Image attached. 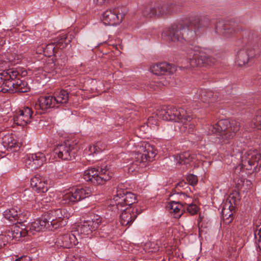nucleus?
Instances as JSON below:
<instances>
[{
  "mask_svg": "<svg viewBox=\"0 0 261 261\" xmlns=\"http://www.w3.org/2000/svg\"><path fill=\"white\" fill-rule=\"evenodd\" d=\"M187 180L189 184L192 186H194L198 182L197 177L194 174H189L187 177Z\"/></svg>",
  "mask_w": 261,
  "mask_h": 261,
  "instance_id": "39",
  "label": "nucleus"
},
{
  "mask_svg": "<svg viewBox=\"0 0 261 261\" xmlns=\"http://www.w3.org/2000/svg\"><path fill=\"white\" fill-rule=\"evenodd\" d=\"M174 194V193H173V194H171L170 196H172Z\"/></svg>",
  "mask_w": 261,
  "mask_h": 261,
  "instance_id": "47",
  "label": "nucleus"
},
{
  "mask_svg": "<svg viewBox=\"0 0 261 261\" xmlns=\"http://www.w3.org/2000/svg\"><path fill=\"white\" fill-rule=\"evenodd\" d=\"M8 61L11 63L12 64H17L18 63L19 61H18V59H16V58L14 57L13 55H9L8 54Z\"/></svg>",
  "mask_w": 261,
  "mask_h": 261,
  "instance_id": "41",
  "label": "nucleus"
},
{
  "mask_svg": "<svg viewBox=\"0 0 261 261\" xmlns=\"http://www.w3.org/2000/svg\"><path fill=\"white\" fill-rule=\"evenodd\" d=\"M240 123L236 120L229 121L227 119L219 120L215 124L206 125L208 135L218 134L219 135V143L223 150L231 156L236 155L241 151V148L234 143H231L236 134L240 129Z\"/></svg>",
  "mask_w": 261,
  "mask_h": 261,
  "instance_id": "1",
  "label": "nucleus"
},
{
  "mask_svg": "<svg viewBox=\"0 0 261 261\" xmlns=\"http://www.w3.org/2000/svg\"><path fill=\"white\" fill-rule=\"evenodd\" d=\"M50 222L45 214L27 226L29 236L34 235L37 232L45 231L50 228Z\"/></svg>",
  "mask_w": 261,
  "mask_h": 261,
  "instance_id": "15",
  "label": "nucleus"
},
{
  "mask_svg": "<svg viewBox=\"0 0 261 261\" xmlns=\"http://www.w3.org/2000/svg\"><path fill=\"white\" fill-rule=\"evenodd\" d=\"M188 30L187 26L180 22L163 32L162 36L163 37H167L169 41L183 43L186 39L184 36V32H187Z\"/></svg>",
  "mask_w": 261,
  "mask_h": 261,
  "instance_id": "10",
  "label": "nucleus"
},
{
  "mask_svg": "<svg viewBox=\"0 0 261 261\" xmlns=\"http://www.w3.org/2000/svg\"><path fill=\"white\" fill-rule=\"evenodd\" d=\"M49 180L45 177L36 175L31 179V185L33 189L38 193H45L49 189Z\"/></svg>",
  "mask_w": 261,
  "mask_h": 261,
  "instance_id": "21",
  "label": "nucleus"
},
{
  "mask_svg": "<svg viewBox=\"0 0 261 261\" xmlns=\"http://www.w3.org/2000/svg\"><path fill=\"white\" fill-rule=\"evenodd\" d=\"M170 213H173L175 218H179L182 214L183 205L179 202L172 201L166 206Z\"/></svg>",
  "mask_w": 261,
  "mask_h": 261,
  "instance_id": "31",
  "label": "nucleus"
},
{
  "mask_svg": "<svg viewBox=\"0 0 261 261\" xmlns=\"http://www.w3.org/2000/svg\"><path fill=\"white\" fill-rule=\"evenodd\" d=\"M101 220L99 218L93 219L91 220L84 221L78 225L76 230L74 231L77 233L84 235L91 234L93 231L97 229L100 225Z\"/></svg>",
  "mask_w": 261,
  "mask_h": 261,
  "instance_id": "16",
  "label": "nucleus"
},
{
  "mask_svg": "<svg viewBox=\"0 0 261 261\" xmlns=\"http://www.w3.org/2000/svg\"><path fill=\"white\" fill-rule=\"evenodd\" d=\"M4 215L6 219L11 222L17 221L23 222L25 221L27 213H21V210L19 207H15L8 209L4 212Z\"/></svg>",
  "mask_w": 261,
  "mask_h": 261,
  "instance_id": "27",
  "label": "nucleus"
},
{
  "mask_svg": "<svg viewBox=\"0 0 261 261\" xmlns=\"http://www.w3.org/2000/svg\"><path fill=\"white\" fill-rule=\"evenodd\" d=\"M259 225H261V224Z\"/></svg>",
  "mask_w": 261,
  "mask_h": 261,
  "instance_id": "48",
  "label": "nucleus"
},
{
  "mask_svg": "<svg viewBox=\"0 0 261 261\" xmlns=\"http://www.w3.org/2000/svg\"><path fill=\"white\" fill-rule=\"evenodd\" d=\"M258 55V50L255 48L245 47L239 50L237 55L236 63L240 66H244L248 63L250 60Z\"/></svg>",
  "mask_w": 261,
  "mask_h": 261,
  "instance_id": "17",
  "label": "nucleus"
},
{
  "mask_svg": "<svg viewBox=\"0 0 261 261\" xmlns=\"http://www.w3.org/2000/svg\"><path fill=\"white\" fill-rule=\"evenodd\" d=\"M189 64L185 67L187 68L196 67L205 65H209L215 62V59L209 56L203 50L192 52L189 56Z\"/></svg>",
  "mask_w": 261,
  "mask_h": 261,
  "instance_id": "9",
  "label": "nucleus"
},
{
  "mask_svg": "<svg viewBox=\"0 0 261 261\" xmlns=\"http://www.w3.org/2000/svg\"><path fill=\"white\" fill-rule=\"evenodd\" d=\"M2 145L7 150L12 151H17L20 147V144L16 137L12 134L4 136L2 138Z\"/></svg>",
  "mask_w": 261,
  "mask_h": 261,
  "instance_id": "26",
  "label": "nucleus"
},
{
  "mask_svg": "<svg viewBox=\"0 0 261 261\" xmlns=\"http://www.w3.org/2000/svg\"><path fill=\"white\" fill-rule=\"evenodd\" d=\"M113 174L111 172L107 166L101 167L98 171L94 168H90L85 170L83 177L85 180L91 181L95 184L102 185L106 181L111 179Z\"/></svg>",
  "mask_w": 261,
  "mask_h": 261,
  "instance_id": "4",
  "label": "nucleus"
},
{
  "mask_svg": "<svg viewBox=\"0 0 261 261\" xmlns=\"http://www.w3.org/2000/svg\"><path fill=\"white\" fill-rule=\"evenodd\" d=\"M46 160L44 154L38 152L28 155L25 164L27 168L33 170L42 166L45 162Z\"/></svg>",
  "mask_w": 261,
  "mask_h": 261,
  "instance_id": "18",
  "label": "nucleus"
},
{
  "mask_svg": "<svg viewBox=\"0 0 261 261\" xmlns=\"http://www.w3.org/2000/svg\"><path fill=\"white\" fill-rule=\"evenodd\" d=\"M136 201V197L134 194L119 189L117 190L116 194L111 200V205H112L113 210L117 209L122 211L121 208L124 205L130 206Z\"/></svg>",
  "mask_w": 261,
  "mask_h": 261,
  "instance_id": "8",
  "label": "nucleus"
},
{
  "mask_svg": "<svg viewBox=\"0 0 261 261\" xmlns=\"http://www.w3.org/2000/svg\"><path fill=\"white\" fill-rule=\"evenodd\" d=\"M53 98L56 105H64L68 101V93L64 90L56 91L54 93Z\"/></svg>",
  "mask_w": 261,
  "mask_h": 261,
  "instance_id": "33",
  "label": "nucleus"
},
{
  "mask_svg": "<svg viewBox=\"0 0 261 261\" xmlns=\"http://www.w3.org/2000/svg\"><path fill=\"white\" fill-rule=\"evenodd\" d=\"M141 212L137 207H127L120 215V222L122 225L129 227Z\"/></svg>",
  "mask_w": 261,
  "mask_h": 261,
  "instance_id": "19",
  "label": "nucleus"
},
{
  "mask_svg": "<svg viewBox=\"0 0 261 261\" xmlns=\"http://www.w3.org/2000/svg\"><path fill=\"white\" fill-rule=\"evenodd\" d=\"M261 166V155L256 151H247L242 159L239 167L241 170H252L257 166Z\"/></svg>",
  "mask_w": 261,
  "mask_h": 261,
  "instance_id": "11",
  "label": "nucleus"
},
{
  "mask_svg": "<svg viewBox=\"0 0 261 261\" xmlns=\"http://www.w3.org/2000/svg\"><path fill=\"white\" fill-rule=\"evenodd\" d=\"M251 125L254 128L261 129V110L257 111L252 120Z\"/></svg>",
  "mask_w": 261,
  "mask_h": 261,
  "instance_id": "37",
  "label": "nucleus"
},
{
  "mask_svg": "<svg viewBox=\"0 0 261 261\" xmlns=\"http://www.w3.org/2000/svg\"><path fill=\"white\" fill-rule=\"evenodd\" d=\"M14 85V93L15 92H20V93H24L27 92L29 89V87L27 86V84L24 81H22L19 79L18 78L15 79Z\"/></svg>",
  "mask_w": 261,
  "mask_h": 261,
  "instance_id": "34",
  "label": "nucleus"
},
{
  "mask_svg": "<svg viewBox=\"0 0 261 261\" xmlns=\"http://www.w3.org/2000/svg\"><path fill=\"white\" fill-rule=\"evenodd\" d=\"M15 261H31V259L29 256H24L16 259Z\"/></svg>",
  "mask_w": 261,
  "mask_h": 261,
  "instance_id": "43",
  "label": "nucleus"
},
{
  "mask_svg": "<svg viewBox=\"0 0 261 261\" xmlns=\"http://www.w3.org/2000/svg\"><path fill=\"white\" fill-rule=\"evenodd\" d=\"M255 243L261 249V225H258L254 232Z\"/></svg>",
  "mask_w": 261,
  "mask_h": 261,
  "instance_id": "38",
  "label": "nucleus"
},
{
  "mask_svg": "<svg viewBox=\"0 0 261 261\" xmlns=\"http://www.w3.org/2000/svg\"><path fill=\"white\" fill-rule=\"evenodd\" d=\"M196 96L204 102H212L215 99L213 91L207 89H199Z\"/></svg>",
  "mask_w": 261,
  "mask_h": 261,
  "instance_id": "32",
  "label": "nucleus"
},
{
  "mask_svg": "<svg viewBox=\"0 0 261 261\" xmlns=\"http://www.w3.org/2000/svg\"><path fill=\"white\" fill-rule=\"evenodd\" d=\"M176 160L179 164H187L194 160L201 161L202 158L200 154H191L189 152L186 151L177 156Z\"/></svg>",
  "mask_w": 261,
  "mask_h": 261,
  "instance_id": "30",
  "label": "nucleus"
},
{
  "mask_svg": "<svg viewBox=\"0 0 261 261\" xmlns=\"http://www.w3.org/2000/svg\"><path fill=\"white\" fill-rule=\"evenodd\" d=\"M186 185V183L184 181L179 182V183L176 184V188H178V187H184V185Z\"/></svg>",
  "mask_w": 261,
  "mask_h": 261,
  "instance_id": "44",
  "label": "nucleus"
},
{
  "mask_svg": "<svg viewBox=\"0 0 261 261\" xmlns=\"http://www.w3.org/2000/svg\"><path fill=\"white\" fill-rule=\"evenodd\" d=\"M55 105L53 96H48L38 98L35 105L36 110H45L50 108L58 107Z\"/></svg>",
  "mask_w": 261,
  "mask_h": 261,
  "instance_id": "29",
  "label": "nucleus"
},
{
  "mask_svg": "<svg viewBox=\"0 0 261 261\" xmlns=\"http://www.w3.org/2000/svg\"><path fill=\"white\" fill-rule=\"evenodd\" d=\"M257 261H261V256L258 257Z\"/></svg>",
  "mask_w": 261,
  "mask_h": 261,
  "instance_id": "46",
  "label": "nucleus"
},
{
  "mask_svg": "<svg viewBox=\"0 0 261 261\" xmlns=\"http://www.w3.org/2000/svg\"><path fill=\"white\" fill-rule=\"evenodd\" d=\"M187 210L192 215L196 214L198 211V208L197 205L192 203L188 204Z\"/></svg>",
  "mask_w": 261,
  "mask_h": 261,
  "instance_id": "40",
  "label": "nucleus"
},
{
  "mask_svg": "<svg viewBox=\"0 0 261 261\" xmlns=\"http://www.w3.org/2000/svg\"><path fill=\"white\" fill-rule=\"evenodd\" d=\"M70 39L65 34L60 35L54 42L48 44L45 48L43 47L45 55L51 56L55 53H57L58 49H62L65 48L67 45L70 42Z\"/></svg>",
  "mask_w": 261,
  "mask_h": 261,
  "instance_id": "13",
  "label": "nucleus"
},
{
  "mask_svg": "<svg viewBox=\"0 0 261 261\" xmlns=\"http://www.w3.org/2000/svg\"><path fill=\"white\" fill-rule=\"evenodd\" d=\"M18 72L14 69H9L0 73V92L14 93L15 80L19 76Z\"/></svg>",
  "mask_w": 261,
  "mask_h": 261,
  "instance_id": "7",
  "label": "nucleus"
},
{
  "mask_svg": "<svg viewBox=\"0 0 261 261\" xmlns=\"http://www.w3.org/2000/svg\"><path fill=\"white\" fill-rule=\"evenodd\" d=\"M191 27L196 36L204 33L211 26V21L206 16L196 17L191 21Z\"/></svg>",
  "mask_w": 261,
  "mask_h": 261,
  "instance_id": "14",
  "label": "nucleus"
},
{
  "mask_svg": "<svg viewBox=\"0 0 261 261\" xmlns=\"http://www.w3.org/2000/svg\"><path fill=\"white\" fill-rule=\"evenodd\" d=\"M174 68L166 62H163L152 65L150 67L151 72L155 75L168 74L172 73Z\"/></svg>",
  "mask_w": 261,
  "mask_h": 261,
  "instance_id": "28",
  "label": "nucleus"
},
{
  "mask_svg": "<svg viewBox=\"0 0 261 261\" xmlns=\"http://www.w3.org/2000/svg\"><path fill=\"white\" fill-rule=\"evenodd\" d=\"M32 110L29 107L24 108L19 111L13 118L14 123L17 125L25 126L31 121Z\"/></svg>",
  "mask_w": 261,
  "mask_h": 261,
  "instance_id": "23",
  "label": "nucleus"
},
{
  "mask_svg": "<svg viewBox=\"0 0 261 261\" xmlns=\"http://www.w3.org/2000/svg\"><path fill=\"white\" fill-rule=\"evenodd\" d=\"M222 218L224 223L226 224H229L233 220L232 212L230 210L229 207H226V205H225L223 207L222 210Z\"/></svg>",
  "mask_w": 261,
  "mask_h": 261,
  "instance_id": "36",
  "label": "nucleus"
},
{
  "mask_svg": "<svg viewBox=\"0 0 261 261\" xmlns=\"http://www.w3.org/2000/svg\"><path fill=\"white\" fill-rule=\"evenodd\" d=\"M79 243L75 233H66L57 237L55 242L56 246L58 247L70 248L73 245Z\"/></svg>",
  "mask_w": 261,
  "mask_h": 261,
  "instance_id": "20",
  "label": "nucleus"
},
{
  "mask_svg": "<svg viewBox=\"0 0 261 261\" xmlns=\"http://www.w3.org/2000/svg\"><path fill=\"white\" fill-rule=\"evenodd\" d=\"M157 117L164 120L177 122L181 132H190L194 127L190 113L182 108L167 106L157 110L156 114H153L148 118L147 125L152 128L158 125Z\"/></svg>",
  "mask_w": 261,
  "mask_h": 261,
  "instance_id": "2",
  "label": "nucleus"
},
{
  "mask_svg": "<svg viewBox=\"0 0 261 261\" xmlns=\"http://www.w3.org/2000/svg\"><path fill=\"white\" fill-rule=\"evenodd\" d=\"M174 6L171 3L158 2L153 7L146 8L144 14L149 17L166 15L172 12Z\"/></svg>",
  "mask_w": 261,
  "mask_h": 261,
  "instance_id": "12",
  "label": "nucleus"
},
{
  "mask_svg": "<svg viewBox=\"0 0 261 261\" xmlns=\"http://www.w3.org/2000/svg\"><path fill=\"white\" fill-rule=\"evenodd\" d=\"M180 196H182V197H183V198H184V199H185L186 198H189V196H188L187 195H185V194H184V193H181Z\"/></svg>",
  "mask_w": 261,
  "mask_h": 261,
  "instance_id": "45",
  "label": "nucleus"
},
{
  "mask_svg": "<svg viewBox=\"0 0 261 261\" xmlns=\"http://www.w3.org/2000/svg\"><path fill=\"white\" fill-rule=\"evenodd\" d=\"M125 13V9L122 7L109 9L103 13L101 20L106 25H116L122 22Z\"/></svg>",
  "mask_w": 261,
  "mask_h": 261,
  "instance_id": "6",
  "label": "nucleus"
},
{
  "mask_svg": "<svg viewBox=\"0 0 261 261\" xmlns=\"http://www.w3.org/2000/svg\"><path fill=\"white\" fill-rule=\"evenodd\" d=\"M18 224L13 225L8 230L7 235L12 239L19 240L21 238L29 236L28 228L22 222H17Z\"/></svg>",
  "mask_w": 261,
  "mask_h": 261,
  "instance_id": "22",
  "label": "nucleus"
},
{
  "mask_svg": "<svg viewBox=\"0 0 261 261\" xmlns=\"http://www.w3.org/2000/svg\"><path fill=\"white\" fill-rule=\"evenodd\" d=\"M48 219L50 222L51 225H54V221L59 220V221L64 219H69L71 217L72 214L66 209H56L49 211L46 214Z\"/></svg>",
  "mask_w": 261,
  "mask_h": 261,
  "instance_id": "24",
  "label": "nucleus"
},
{
  "mask_svg": "<svg viewBox=\"0 0 261 261\" xmlns=\"http://www.w3.org/2000/svg\"><path fill=\"white\" fill-rule=\"evenodd\" d=\"M157 153V150L154 147L147 142H141L138 143L133 154L135 161L128 167V171H138L140 168L146 166L147 162L153 161Z\"/></svg>",
  "mask_w": 261,
  "mask_h": 261,
  "instance_id": "3",
  "label": "nucleus"
},
{
  "mask_svg": "<svg viewBox=\"0 0 261 261\" xmlns=\"http://www.w3.org/2000/svg\"><path fill=\"white\" fill-rule=\"evenodd\" d=\"M7 242V237L1 234L0 235V248L5 246Z\"/></svg>",
  "mask_w": 261,
  "mask_h": 261,
  "instance_id": "42",
  "label": "nucleus"
},
{
  "mask_svg": "<svg viewBox=\"0 0 261 261\" xmlns=\"http://www.w3.org/2000/svg\"><path fill=\"white\" fill-rule=\"evenodd\" d=\"M106 148L105 143L101 142H97L88 147L89 154H97L102 152Z\"/></svg>",
  "mask_w": 261,
  "mask_h": 261,
  "instance_id": "35",
  "label": "nucleus"
},
{
  "mask_svg": "<svg viewBox=\"0 0 261 261\" xmlns=\"http://www.w3.org/2000/svg\"><path fill=\"white\" fill-rule=\"evenodd\" d=\"M90 191L82 187H72L66 190L61 200L63 204H72L88 197Z\"/></svg>",
  "mask_w": 261,
  "mask_h": 261,
  "instance_id": "5",
  "label": "nucleus"
},
{
  "mask_svg": "<svg viewBox=\"0 0 261 261\" xmlns=\"http://www.w3.org/2000/svg\"><path fill=\"white\" fill-rule=\"evenodd\" d=\"M73 146L69 142H65L57 146L55 152L59 158L63 160H70L73 156Z\"/></svg>",
  "mask_w": 261,
  "mask_h": 261,
  "instance_id": "25",
  "label": "nucleus"
}]
</instances>
